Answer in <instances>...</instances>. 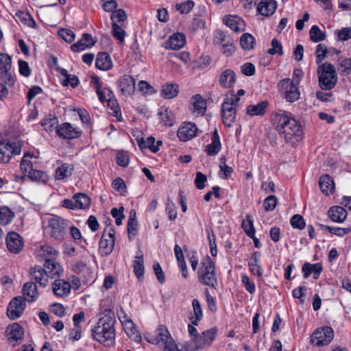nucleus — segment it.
<instances>
[{
    "label": "nucleus",
    "mask_w": 351,
    "mask_h": 351,
    "mask_svg": "<svg viewBox=\"0 0 351 351\" xmlns=\"http://www.w3.org/2000/svg\"><path fill=\"white\" fill-rule=\"evenodd\" d=\"M95 66L101 71H108L112 67L110 55L106 52H99L95 60Z\"/></svg>",
    "instance_id": "nucleus-25"
},
{
    "label": "nucleus",
    "mask_w": 351,
    "mask_h": 351,
    "mask_svg": "<svg viewBox=\"0 0 351 351\" xmlns=\"http://www.w3.org/2000/svg\"><path fill=\"white\" fill-rule=\"evenodd\" d=\"M137 226L138 221L136 219H128V225H127V230L128 234V239L130 240L132 239V237H135L137 234Z\"/></svg>",
    "instance_id": "nucleus-54"
},
{
    "label": "nucleus",
    "mask_w": 351,
    "mask_h": 351,
    "mask_svg": "<svg viewBox=\"0 0 351 351\" xmlns=\"http://www.w3.org/2000/svg\"><path fill=\"white\" fill-rule=\"evenodd\" d=\"M21 22L31 27H36V23L28 12H19L16 14Z\"/></svg>",
    "instance_id": "nucleus-55"
},
{
    "label": "nucleus",
    "mask_w": 351,
    "mask_h": 351,
    "mask_svg": "<svg viewBox=\"0 0 351 351\" xmlns=\"http://www.w3.org/2000/svg\"><path fill=\"white\" fill-rule=\"evenodd\" d=\"M69 233L75 243L81 245L82 247L84 248L88 244L86 239L82 238L80 229L74 226H72L69 228Z\"/></svg>",
    "instance_id": "nucleus-43"
},
{
    "label": "nucleus",
    "mask_w": 351,
    "mask_h": 351,
    "mask_svg": "<svg viewBox=\"0 0 351 351\" xmlns=\"http://www.w3.org/2000/svg\"><path fill=\"white\" fill-rule=\"evenodd\" d=\"M5 334L9 342L21 341L24 337V329L19 323L14 322L7 326Z\"/></svg>",
    "instance_id": "nucleus-15"
},
{
    "label": "nucleus",
    "mask_w": 351,
    "mask_h": 351,
    "mask_svg": "<svg viewBox=\"0 0 351 351\" xmlns=\"http://www.w3.org/2000/svg\"><path fill=\"white\" fill-rule=\"evenodd\" d=\"M278 199L275 195L267 196L263 203V206L265 211H272L275 209L277 205Z\"/></svg>",
    "instance_id": "nucleus-56"
},
{
    "label": "nucleus",
    "mask_w": 351,
    "mask_h": 351,
    "mask_svg": "<svg viewBox=\"0 0 351 351\" xmlns=\"http://www.w3.org/2000/svg\"><path fill=\"white\" fill-rule=\"evenodd\" d=\"M8 147L7 140H1L0 141V162L3 163L8 162L11 159V155Z\"/></svg>",
    "instance_id": "nucleus-41"
},
{
    "label": "nucleus",
    "mask_w": 351,
    "mask_h": 351,
    "mask_svg": "<svg viewBox=\"0 0 351 351\" xmlns=\"http://www.w3.org/2000/svg\"><path fill=\"white\" fill-rule=\"evenodd\" d=\"M153 269L154 271V274L156 275L158 281L160 284H164L165 282V274L162 269V267L159 263L155 262L153 265Z\"/></svg>",
    "instance_id": "nucleus-64"
},
{
    "label": "nucleus",
    "mask_w": 351,
    "mask_h": 351,
    "mask_svg": "<svg viewBox=\"0 0 351 351\" xmlns=\"http://www.w3.org/2000/svg\"><path fill=\"white\" fill-rule=\"evenodd\" d=\"M0 79L2 83L9 86H13L15 83V78L12 74L11 70L1 72Z\"/></svg>",
    "instance_id": "nucleus-52"
},
{
    "label": "nucleus",
    "mask_w": 351,
    "mask_h": 351,
    "mask_svg": "<svg viewBox=\"0 0 351 351\" xmlns=\"http://www.w3.org/2000/svg\"><path fill=\"white\" fill-rule=\"evenodd\" d=\"M115 231L112 226L105 228L99 243V247L101 254L104 256L110 255L114 246Z\"/></svg>",
    "instance_id": "nucleus-9"
},
{
    "label": "nucleus",
    "mask_w": 351,
    "mask_h": 351,
    "mask_svg": "<svg viewBox=\"0 0 351 351\" xmlns=\"http://www.w3.org/2000/svg\"><path fill=\"white\" fill-rule=\"evenodd\" d=\"M236 82V74L230 69L223 71L219 76V83L224 88H230Z\"/></svg>",
    "instance_id": "nucleus-19"
},
{
    "label": "nucleus",
    "mask_w": 351,
    "mask_h": 351,
    "mask_svg": "<svg viewBox=\"0 0 351 351\" xmlns=\"http://www.w3.org/2000/svg\"><path fill=\"white\" fill-rule=\"evenodd\" d=\"M261 258V252H254L248 262V265L250 269V271L256 275L258 277L262 276L263 275V269L261 266L258 264Z\"/></svg>",
    "instance_id": "nucleus-30"
},
{
    "label": "nucleus",
    "mask_w": 351,
    "mask_h": 351,
    "mask_svg": "<svg viewBox=\"0 0 351 351\" xmlns=\"http://www.w3.org/2000/svg\"><path fill=\"white\" fill-rule=\"evenodd\" d=\"M271 45V48L268 50L270 55L278 54L280 56L283 55L282 44L277 38H273Z\"/></svg>",
    "instance_id": "nucleus-53"
},
{
    "label": "nucleus",
    "mask_w": 351,
    "mask_h": 351,
    "mask_svg": "<svg viewBox=\"0 0 351 351\" xmlns=\"http://www.w3.org/2000/svg\"><path fill=\"white\" fill-rule=\"evenodd\" d=\"M334 337V332L331 327L324 326L316 329L311 336V342L316 346L328 345Z\"/></svg>",
    "instance_id": "nucleus-10"
},
{
    "label": "nucleus",
    "mask_w": 351,
    "mask_h": 351,
    "mask_svg": "<svg viewBox=\"0 0 351 351\" xmlns=\"http://www.w3.org/2000/svg\"><path fill=\"white\" fill-rule=\"evenodd\" d=\"M232 40L221 29H217L214 33L213 44L215 45H223L224 44L229 43Z\"/></svg>",
    "instance_id": "nucleus-40"
},
{
    "label": "nucleus",
    "mask_w": 351,
    "mask_h": 351,
    "mask_svg": "<svg viewBox=\"0 0 351 351\" xmlns=\"http://www.w3.org/2000/svg\"><path fill=\"white\" fill-rule=\"evenodd\" d=\"M223 23L236 32H243L245 28L243 20L237 16H227L223 19Z\"/></svg>",
    "instance_id": "nucleus-26"
},
{
    "label": "nucleus",
    "mask_w": 351,
    "mask_h": 351,
    "mask_svg": "<svg viewBox=\"0 0 351 351\" xmlns=\"http://www.w3.org/2000/svg\"><path fill=\"white\" fill-rule=\"evenodd\" d=\"M53 291L56 295L64 296L66 294V280H56L53 284Z\"/></svg>",
    "instance_id": "nucleus-49"
},
{
    "label": "nucleus",
    "mask_w": 351,
    "mask_h": 351,
    "mask_svg": "<svg viewBox=\"0 0 351 351\" xmlns=\"http://www.w3.org/2000/svg\"><path fill=\"white\" fill-rule=\"evenodd\" d=\"M219 176L222 179H228L233 173V169L226 164V158L221 157L219 163Z\"/></svg>",
    "instance_id": "nucleus-44"
},
{
    "label": "nucleus",
    "mask_w": 351,
    "mask_h": 351,
    "mask_svg": "<svg viewBox=\"0 0 351 351\" xmlns=\"http://www.w3.org/2000/svg\"><path fill=\"white\" fill-rule=\"evenodd\" d=\"M44 231L56 240L64 239L66 234L64 219L58 216L50 217L44 223Z\"/></svg>",
    "instance_id": "nucleus-7"
},
{
    "label": "nucleus",
    "mask_w": 351,
    "mask_h": 351,
    "mask_svg": "<svg viewBox=\"0 0 351 351\" xmlns=\"http://www.w3.org/2000/svg\"><path fill=\"white\" fill-rule=\"evenodd\" d=\"M112 35L118 40L121 44L124 43L125 32L122 29L116 21L112 22Z\"/></svg>",
    "instance_id": "nucleus-47"
},
{
    "label": "nucleus",
    "mask_w": 351,
    "mask_h": 351,
    "mask_svg": "<svg viewBox=\"0 0 351 351\" xmlns=\"http://www.w3.org/2000/svg\"><path fill=\"white\" fill-rule=\"evenodd\" d=\"M191 104L193 106L192 110L197 114H204L206 110V102L203 97L197 94L191 99Z\"/></svg>",
    "instance_id": "nucleus-31"
},
{
    "label": "nucleus",
    "mask_w": 351,
    "mask_h": 351,
    "mask_svg": "<svg viewBox=\"0 0 351 351\" xmlns=\"http://www.w3.org/2000/svg\"><path fill=\"white\" fill-rule=\"evenodd\" d=\"M22 293L25 296L26 300L29 302H35L38 297V292L36 282H27L22 289Z\"/></svg>",
    "instance_id": "nucleus-22"
},
{
    "label": "nucleus",
    "mask_w": 351,
    "mask_h": 351,
    "mask_svg": "<svg viewBox=\"0 0 351 351\" xmlns=\"http://www.w3.org/2000/svg\"><path fill=\"white\" fill-rule=\"evenodd\" d=\"M47 64L51 69L64 77L61 80V84L63 86H66V69L59 66L58 58L54 56H50L48 59Z\"/></svg>",
    "instance_id": "nucleus-34"
},
{
    "label": "nucleus",
    "mask_w": 351,
    "mask_h": 351,
    "mask_svg": "<svg viewBox=\"0 0 351 351\" xmlns=\"http://www.w3.org/2000/svg\"><path fill=\"white\" fill-rule=\"evenodd\" d=\"M275 121L277 123V130L284 135L287 143L295 138L299 141L302 138V130L300 123L296 121L290 112L279 110L275 114Z\"/></svg>",
    "instance_id": "nucleus-3"
},
{
    "label": "nucleus",
    "mask_w": 351,
    "mask_h": 351,
    "mask_svg": "<svg viewBox=\"0 0 351 351\" xmlns=\"http://www.w3.org/2000/svg\"><path fill=\"white\" fill-rule=\"evenodd\" d=\"M199 281L204 285L216 289L217 278L215 272V265L209 256L201 263V267L197 271Z\"/></svg>",
    "instance_id": "nucleus-6"
},
{
    "label": "nucleus",
    "mask_w": 351,
    "mask_h": 351,
    "mask_svg": "<svg viewBox=\"0 0 351 351\" xmlns=\"http://www.w3.org/2000/svg\"><path fill=\"white\" fill-rule=\"evenodd\" d=\"M206 181L207 178L206 175L200 171H197L196 173L194 183L197 189L199 190L203 189L205 187V183Z\"/></svg>",
    "instance_id": "nucleus-63"
},
{
    "label": "nucleus",
    "mask_w": 351,
    "mask_h": 351,
    "mask_svg": "<svg viewBox=\"0 0 351 351\" xmlns=\"http://www.w3.org/2000/svg\"><path fill=\"white\" fill-rule=\"evenodd\" d=\"M156 332L158 346H162L165 341L171 337L170 332L164 325H159Z\"/></svg>",
    "instance_id": "nucleus-42"
},
{
    "label": "nucleus",
    "mask_w": 351,
    "mask_h": 351,
    "mask_svg": "<svg viewBox=\"0 0 351 351\" xmlns=\"http://www.w3.org/2000/svg\"><path fill=\"white\" fill-rule=\"evenodd\" d=\"M117 163L118 165L125 167L130 162V157L126 152L121 151L117 154Z\"/></svg>",
    "instance_id": "nucleus-59"
},
{
    "label": "nucleus",
    "mask_w": 351,
    "mask_h": 351,
    "mask_svg": "<svg viewBox=\"0 0 351 351\" xmlns=\"http://www.w3.org/2000/svg\"><path fill=\"white\" fill-rule=\"evenodd\" d=\"M328 52L327 47L322 45L319 44L317 46L316 48V63L319 64L322 62V61L325 58L326 53Z\"/></svg>",
    "instance_id": "nucleus-62"
},
{
    "label": "nucleus",
    "mask_w": 351,
    "mask_h": 351,
    "mask_svg": "<svg viewBox=\"0 0 351 351\" xmlns=\"http://www.w3.org/2000/svg\"><path fill=\"white\" fill-rule=\"evenodd\" d=\"M90 198L86 194L78 193L73 195L71 199L66 202L67 209H87L90 206Z\"/></svg>",
    "instance_id": "nucleus-12"
},
{
    "label": "nucleus",
    "mask_w": 351,
    "mask_h": 351,
    "mask_svg": "<svg viewBox=\"0 0 351 351\" xmlns=\"http://www.w3.org/2000/svg\"><path fill=\"white\" fill-rule=\"evenodd\" d=\"M58 254L56 250L49 245H43L37 250L38 261H45L44 267L39 265L34 266L30 270V275L32 278L41 287H45L47 285L48 277L59 276L60 271H63L59 263L55 262Z\"/></svg>",
    "instance_id": "nucleus-1"
},
{
    "label": "nucleus",
    "mask_w": 351,
    "mask_h": 351,
    "mask_svg": "<svg viewBox=\"0 0 351 351\" xmlns=\"http://www.w3.org/2000/svg\"><path fill=\"white\" fill-rule=\"evenodd\" d=\"M208 348L202 334L193 337L184 345L186 351H195Z\"/></svg>",
    "instance_id": "nucleus-20"
},
{
    "label": "nucleus",
    "mask_w": 351,
    "mask_h": 351,
    "mask_svg": "<svg viewBox=\"0 0 351 351\" xmlns=\"http://www.w3.org/2000/svg\"><path fill=\"white\" fill-rule=\"evenodd\" d=\"M179 93V86L176 84L166 83L162 87L161 96L164 99H173L176 97Z\"/></svg>",
    "instance_id": "nucleus-33"
},
{
    "label": "nucleus",
    "mask_w": 351,
    "mask_h": 351,
    "mask_svg": "<svg viewBox=\"0 0 351 351\" xmlns=\"http://www.w3.org/2000/svg\"><path fill=\"white\" fill-rule=\"evenodd\" d=\"M328 215L332 221L341 223L347 217V211L342 206H332L328 210Z\"/></svg>",
    "instance_id": "nucleus-28"
},
{
    "label": "nucleus",
    "mask_w": 351,
    "mask_h": 351,
    "mask_svg": "<svg viewBox=\"0 0 351 351\" xmlns=\"http://www.w3.org/2000/svg\"><path fill=\"white\" fill-rule=\"evenodd\" d=\"M276 8L275 0H262L257 5V11L263 16H269L276 12Z\"/></svg>",
    "instance_id": "nucleus-18"
},
{
    "label": "nucleus",
    "mask_w": 351,
    "mask_h": 351,
    "mask_svg": "<svg viewBox=\"0 0 351 351\" xmlns=\"http://www.w3.org/2000/svg\"><path fill=\"white\" fill-rule=\"evenodd\" d=\"M217 332L218 328L216 326H214L202 332V337L204 338L208 347H210L215 339Z\"/></svg>",
    "instance_id": "nucleus-46"
},
{
    "label": "nucleus",
    "mask_w": 351,
    "mask_h": 351,
    "mask_svg": "<svg viewBox=\"0 0 351 351\" xmlns=\"http://www.w3.org/2000/svg\"><path fill=\"white\" fill-rule=\"evenodd\" d=\"M328 52L327 47L322 45L319 44L317 46L316 48V63L319 64L322 62V61L325 58L326 53Z\"/></svg>",
    "instance_id": "nucleus-61"
},
{
    "label": "nucleus",
    "mask_w": 351,
    "mask_h": 351,
    "mask_svg": "<svg viewBox=\"0 0 351 351\" xmlns=\"http://www.w3.org/2000/svg\"><path fill=\"white\" fill-rule=\"evenodd\" d=\"M26 306V298L22 296L14 298L8 304L7 307V315L12 320L20 317Z\"/></svg>",
    "instance_id": "nucleus-11"
},
{
    "label": "nucleus",
    "mask_w": 351,
    "mask_h": 351,
    "mask_svg": "<svg viewBox=\"0 0 351 351\" xmlns=\"http://www.w3.org/2000/svg\"><path fill=\"white\" fill-rule=\"evenodd\" d=\"M69 111L74 117H79L83 123H88L90 121V115L87 110L84 108H73L70 107Z\"/></svg>",
    "instance_id": "nucleus-48"
},
{
    "label": "nucleus",
    "mask_w": 351,
    "mask_h": 351,
    "mask_svg": "<svg viewBox=\"0 0 351 351\" xmlns=\"http://www.w3.org/2000/svg\"><path fill=\"white\" fill-rule=\"evenodd\" d=\"M321 191L326 195H329L335 191V186L332 178L328 175H322L319 180Z\"/></svg>",
    "instance_id": "nucleus-21"
},
{
    "label": "nucleus",
    "mask_w": 351,
    "mask_h": 351,
    "mask_svg": "<svg viewBox=\"0 0 351 351\" xmlns=\"http://www.w3.org/2000/svg\"><path fill=\"white\" fill-rule=\"evenodd\" d=\"M82 134V131L77 127H73L70 123L67 122V139H73L79 138Z\"/></svg>",
    "instance_id": "nucleus-58"
},
{
    "label": "nucleus",
    "mask_w": 351,
    "mask_h": 351,
    "mask_svg": "<svg viewBox=\"0 0 351 351\" xmlns=\"http://www.w3.org/2000/svg\"><path fill=\"white\" fill-rule=\"evenodd\" d=\"M279 90L285 95V98L288 102H294L300 99V92L298 84H295L290 78H285L278 84Z\"/></svg>",
    "instance_id": "nucleus-8"
},
{
    "label": "nucleus",
    "mask_w": 351,
    "mask_h": 351,
    "mask_svg": "<svg viewBox=\"0 0 351 351\" xmlns=\"http://www.w3.org/2000/svg\"><path fill=\"white\" fill-rule=\"evenodd\" d=\"M255 43L254 37L249 34L245 33L240 38V45L244 50H251L254 48Z\"/></svg>",
    "instance_id": "nucleus-39"
},
{
    "label": "nucleus",
    "mask_w": 351,
    "mask_h": 351,
    "mask_svg": "<svg viewBox=\"0 0 351 351\" xmlns=\"http://www.w3.org/2000/svg\"><path fill=\"white\" fill-rule=\"evenodd\" d=\"M236 109L229 106L228 101H223L221 106L222 121L225 126L230 128L236 119Z\"/></svg>",
    "instance_id": "nucleus-16"
},
{
    "label": "nucleus",
    "mask_w": 351,
    "mask_h": 351,
    "mask_svg": "<svg viewBox=\"0 0 351 351\" xmlns=\"http://www.w3.org/2000/svg\"><path fill=\"white\" fill-rule=\"evenodd\" d=\"M185 45V36L182 33H175L169 38L167 48L178 50Z\"/></svg>",
    "instance_id": "nucleus-29"
},
{
    "label": "nucleus",
    "mask_w": 351,
    "mask_h": 351,
    "mask_svg": "<svg viewBox=\"0 0 351 351\" xmlns=\"http://www.w3.org/2000/svg\"><path fill=\"white\" fill-rule=\"evenodd\" d=\"M33 156H34V155L29 152H27L24 154L20 164L21 170L24 173V176L21 177V180L24 181L27 176L33 182L45 184L48 181L49 177L46 172L33 168L32 161L27 159V158H32Z\"/></svg>",
    "instance_id": "nucleus-4"
},
{
    "label": "nucleus",
    "mask_w": 351,
    "mask_h": 351,
    "mask_svg": "<svg viewBox=\"0 0 351 351\" xmlns=\"http://www.w3.org/2000/svg\"><path fill=\"white\" fill-rule=\"evenodd\" d=\"M81 287V281L76 276H71L70 282L67 280V295L71 293V289L78 290Z\"/></svg>",
    "instance_id": "nucleus-60"
},
{
    "label": "nucleus",
    "mask_w": 351,
    "mask_h": 351,
    "mask_svg": "<svg viewBox=\"0 0 351 351\" xmlns=\"http://www.w3.org/2000/svg\"><path fill=\"white\" fill-rule=\"evenodd\" d=\"M322 270L323 267L321 263L311 264L310 263H305L302 267L304 278H308L313 274V278L316 280L319 277Z\"/></svg>",
    "instance_id": "nucleus-24"
},
{
    "label": "nucleus",
    "mask_w": 351,
    "mask_h": 351,
    "mask_svg": "<svg viewBox=\"0 0 351 351\" xmlns=\"http://www.w3.org/2000/svg\"><path fill=\"white\" fill-rule=\"evenodd\" d=\"M5 243L9 252L16 254L21 252L24 247L22 237L16 232H10L7 234Z\"/></svg>",
    "instance_id": "nucleus-13"
},
{
    "label": "nucleus",
    "mask_w": 351,
    "mask_h": 351,
    "mask_svg": "<svg viewBox=\"0 0 351 351\" xmlns=\"http://www.w3.org/2000/svg\"><path fill=\"white\" fill-rule=\"evenodd\" d=\"M290 224L294 229L303 230L306 226V222L303 217L299 214H295L290 219Z\"/></svg>",
    "instance_id": "nucleus-50"
},
{
    "label": "nucleus",
    "mask_w": 351,
    "mask_h": 351,
    "mask_svg": "<svg viewBox=\"0 0 351 351\" xmlns=\"http://www.w3.org/2000/svg\"><path fill=\"white\" fill-rule=\"evenodd\" d=\"M197 127L191 122H185L179 128L177 133L181 141L186 142L197 135Z\"/></svg>",
    "instance_id": "nucleus-14"
},
{
    "label": "nucleus",
    "mask_w": 351,
    "mask_h": 351,
    "mask_svg": "<svg viewBox=\"0 0 351 351\" xmlns=\"http://www.w3.org/2000/svg\"><path fill=\"white\" fill-rule=\"evenodd\" d=\"M193 310L194 313V317H191L190 318L191 322L192 324L197 326L198 322L203 317V312L202 310V307L200 305V302L197 299H193L192 301Z\"/></svg>",
    "instance_id": "nucleus-35"
},
{
    "label": "nucleus",
    "mask_w": 351,
    "mask_h": 351,
    "mask_svg": "<svg viewBox=\"0 0 351 351\" xmlns=\"http://www.w3.org/2000/svg\"><path fill=\"white\" fill-rule=\"evenodd\" d=\"M319 86L321 89L329 90L332 89L337 82V74L335 67L330 63H323L317 67Z\"/></svg>",
    "instance_id": "nucleus-5"
},
{
    "label": "nucleus",
    "mask_w": 351,
    "mask_h": 351,
    "mask_svg": "<svg viewBox=\"0 0 351 351\" xmlns=\"http://www.w3.org/2000/svg\"><path fill=\"white\" fill-rule=\"evenodd\" d=\"M14 217L13 212L7 206L0 208V223L7 225L11 222Z\"/></svg>",
    "instance_id": "nucleus-45"
},
{
    "label": "nucleus",
    "mask_w": 351,
    "mask_h": 351,
    "mask_svg": "<svg viewBox=\"0 0 351 351\" xmlns=\"http://www.w3.org/2000/svg\"><path fill=\"white\" fill-rule=\"evenodd\" d=\"M221 148V144L220 142V137L217 129H215L213 132L211 143L206 146L205 152L208 156H213L217 155L220 152Z\"/></svg>",
    "instance_id": "nucleus-23"
},
{
    "label": "nucleus",
    "mask_w": 351,
    "mask_h": 351,
    "mask_svg": "<svg viewBox=\"0 0 351 351\" xmlns=\"http://www.w3.org/2000/svg\"><path fill=\"white\" fill-rule=\"evenodd\" d=\"M118 86L124 95H132L135 91V80L128 75H124L118 80Z\"/></svg>",
    "instance_id": "nucleus-17"
},
{
    "label": "nucleus",
    "mask_w": 351,
    "mask_h": 351,
    "mask_svg": "<svg viewBox=\"0 0 351 351\" xmlns=\"http://www.w3.org/2000/svg\"><path fill=\"white\" fill-rule=\"evenodd\" d=\"M310 38L313 43H318L326 39V35L317 25H313L309 31Z\"/></svg>",
    "instance_id": "nucleus-38"
},
{
    "label": "nucleus",
    "mask_w": 351,
    "mask_h": 351,
    "mask_svg": "<svg viewBox=\"0 0 351 351\" xmlns=\"http://www.w3.org/2000/svg\"><path fill=\"white\" fill-rule=\"evenodd\" d=\"M134 272L138 280L143 278L145 273V267L143 263V255L140 252L135 257L133 261Z\"/></svg>",
    "instance_id": "nucleus-32"
},
{
    "label": "nucleus",
    "mask_w": 351,
    "mask_h": 351,
    "mask_svg": "<svg viewBox=\"0 0 351 351\" xmlns=\"http://www.w3.org/2000/svg\"><path fill=\"white\" fill-rule=\"evenodd\" d=\"M115 322L114 312L110 309L104 310L102 316L91 330L93 339L105 346L113 345L115 338Z\"/></svg>",
    "instance_id": "nucleus-2"
},
{
    "label": "nucleus",
    "mask_w": 351,
    "mask_h": 351,
    "mask_svg": "<svg viewBox=\"0 0 351 351\" xmlns=\"http://www.w3.org/2000/svg\"><path fill=\"white\" fill-rule=\"evenodd\" d=\"M194 5L195 3L193 1L188 0L184 3L176 4V8L179 10L181 14H187L192 10Z\"/></svg>",
    "instance_id": "nucleus-57"
},
{
    "label": "nucleus",
    "mask_w": 351,
    "mask_h": 351,
    "mask_svg": "<svg viewBox=\"0 0 351 351\" xmlns=\"http://www.w3.org/2000/svg\"><path fill=\"white\" fill-rule=\"evenodd\" d=\"M12 69V58L8 53H0V73Z\"/></svg>",
    "instance_id": "nucleus-51"
},
{
    "label": "nucleus",
    "mask_w": 351,
    "mask_h": 351,
    "mask_svg": "<svg viewBox=\"0 0 351 351\" xmlns=\"http://www.w3.org/2000/svg\"><path fill=\"white\" fill-rule=\"evenodd\" d=\"M161 121L165 125L171 127L173 124V114L169 108H165L158 112Z\"/></svg>",
    "instance_id": "nucleus-36"
},
{
    "label": "nucleus",
    "mask_w": 351,
    "mask_h": 351,
    "mask_svg": "<svg viewBox=\"0 0 351 351\" xmlns=\"http://www.w3.org/2000/svg\"><path fill=\"white\" fill-rule=\"evenodd\" d=\"M269 107V102L267 100L262 101L256 105H249L246 108V114L251 116H263Z\"/></svg>",
    "instance_id": "nucleus-27"
},
{
    "label": "nucleus",
    "mask_w": 351,
    "mask_h": 351,
    "mask_svg": "<svg viewBox=\"0 0 351 351\" xmlns=\"http://www.w3.org/2000/svg\"><path fill=\"white\" fill-rule=\"evenodd\" d=\"M241 227L245 234L252 238L255 235V229L253 224V219L250 215H247L245 219L243 220Z\"/></svg>",
    "instance_id": "nucleus-37"
}]
</instances>
